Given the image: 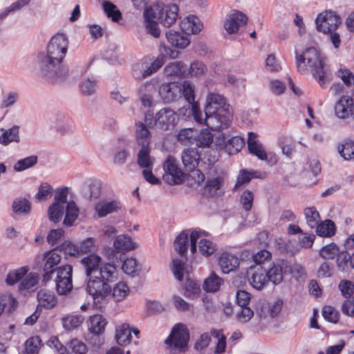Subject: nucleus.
<instances>
[{
	"label": "nucleus",
	"mask_w": 354,
	"mask_h": 354,
	"mask_svg": "<svg viewBox=\"0 0 354 354\" xmlns=\"http://www.w3.org/2000/svg\"><path fill=\"white\" fill-rule=\"evenodd\" d=\"M192 115L196 122L205 125L200 133H210V131H220L227 129L232 120V113L225 98L217 93H209L204 107L205 118L198 103H194L191 108Z\"/></svg>",
	"instance_id": "1"
},
{
	"label": "nucleus",
	"mask_w": 354,
	"mask_h": 354,
	"mask_svg": "<svg viewBox=\"0 0 354 354\" xmlns=\"http://www.w3.org/2000/svg\"><path fill=\"white\" fill-rule=\"evenodd\" d=\"M296 64L299 71L307 70L308 66L314 78L322 88H326L333 80V74L326 66L325 60L314 47L307 48L302 54L298 55L297 50Z\"/></svg>",
	"instance_id": "2"
},
{
	"label": "nucleus",
	"mask_w": 354,
	"mask_h": 354,
	"mask_svg": "<svg viewBox=\"0 0 354 354\" xmlns=\"http://www.w3.org/2000/svg\"><path fill=\"white\" fill-rule=\"evenodd\" d=\"M37 58L39 73L44 80L53 83L68 76V67L62 64L63 60L46 53H39Z\"/></svg>",
	"instance_id": "3"
},
{
	"label": "nucleus",
	"mask_w": 354,
	"mask_h": 354,
	"mask_svg": "<svg viewBox=\"0 0 354 354\" xmlns=\"http://www.w3.org/2000/svg\"><path fill=\"white\" fill-rule=\"evenodd\" d=\"M86 290L92 297L93 308L103 313L108 304L111 286L97 274L88 276Z\"/></svg>",
	"instance_id": "4"
},
{
	"label": "nucleus",
	"mask_w": 354,
	"mask_h": 354,
	"mask_svg": "<svg viewBox=\"0 0 354 354\" xmlns=\"http://www.w3.org/2000/svg\"><path fill=\"white\" fill-rule=\"evenodd\" d=\"M189 333L184 324H176L165 340L167 348L170 354H182L188 350Z\"/></svg>",
	"instance_id": "5"
},
{
	"label": "nucleus",
	"mask_w": 354,
	"mask_h": 354,
	"mask_svg": "<svg viewBox=\"0 0 354 354\" xmlns=\"http://www.w3.org/2000/svg\"><path fill=\"white\" fill-rule=\"evenodd\" d=\"M156 11H158V16H156V26L160 24L164 27L169 28L178 19L179 8L176 3L162 5V3L156 1ZM160 32L159 28L156 26V38L160 36Z\"/></svg>",
	"instance_id": "6"
},
{
	"label": "nucleus",
	"mask_w": 354,
	"mask_h": 354,
	"mask_svg": "<svg viewBox=\"0 0 354 354\" xmlns=\"http://www.w3.org/2000/svg\"><path fill=\"white\" fill-rule=\"evenodd\" d=\"M55 279L57 292L59 295H67L73 288V267L65 264L57 267Z\"/></svg>",
	"instance_id": "7"
},
{
	"label": "nucleus",
	"mask_w": 354,
	"mask_h": 354,
	"mask_svg": "<svg viewBox=\"0 0 354 354\" xmlns=\"http://www.w3.org/2000/svg\"><path fill=\"white\" fill-rule=\"evenodd\" d=\"M341 24L340 17L330 10L319 13L315 19L316 29L324 34L337 30Z\"/></svg>",
	"instance_id": "8"
},
{
	"label": "nucleus",
	"mask_w": 354,
	"mask_h": 354,
	"mask_svg": "<svg viewBox=\"0 0 354 354\" xmlns=\"http://www.w3.org/2000/svg\"><path fill=\"white\" fill-rule=\"evenodd\" d=\"M292 273H293L292 266L284 259H278L266 270L268 280L274 285H278L283 281V274Z\"/></svg>",
	"instance_id": "9"
},
{
	"label": "nucleus",
	"mask_w": 354,
	"mask_h": 354,
	"mask_svg": "<svg viewBox=\"0 0 354 354\" xmlns=\"http://www.w3.org/2000/svg\"><path fill=\"white\" fill-rule=\"evenodd\" d=\"M68 44L67 37L63 33H57L50 39L46 53L63 60L68 50Z\"/></svg>",
	"instance_id": "10"
},
{
	"label": "nucleus",
	"mask_w": 354,
	"mask_h": 354,
	"mask_svg": "<svg viewBox=\"0 0 354 354\" xmlns=\"http://www.w3.org/2000/svg\"><path fill=\"white\" fill-rule=\"evenodd\" d=\"M136 136L137 141L142 147L138 153L137 163L141 168L152 167L153 162L149 156L151 134H136Z\"/></svg>",
	"instance_id": "11"
},
{
	"label": "nucleus",
	"mask_w": 354,
	"mask_h": 354,
	"mask_svg": "<svg viewBox=\"0 0 354 354\" xmlns=\"http://www.w3.org/2000/svg\"><path fill=\"white\" fill-rule=\"evenodd\" d=\"M163 169L165 173L162 177L168 184L174 185L183 183V172L172 156L167 157L163 165Z\"/></svg>",
	"instance_id": "12"
},
{
	"label": "nucleus",
	"mask_w": 354,
	"mask_h": 354,
	"mask_svg": "<svg viewBox=\"0 0 354 354\" xmlns=\"http://www.w3.org/2000/svg\"><path fill=\"white\" fill-rule=\"evenodd\" d=\"M57 250L53 249L46 251L41 257L42 261H45L43 271V281L46 283L49 281L55 272V266L61 261V255L56 252Z\"/></svg>",
	"instance_id": "13"
},
{
	"label": "nucleus",
	"mask_w": 354,
	"mask_h": 354,
	"mask_svg": "<svg viewBox=\"0 0 354 354\" xmlns=\"http://www.w3.org/2000/svg\"><path fill=\"white\" fill-rule=\"evenodd\" d=\"M136 9L144 8L143 17L147 32L155 37V10L147 6L148 0H131Z\"/></svg>",
	"instance_id": "14"
},
{
	"label": "nucleus",
	"mask_w": 354,
	"mask_h": 354,
	"mask_svg": "<svg viewBox=\"0 0 354 354\" xmlns=\"http://www.w3.org/2000/svg\"><path fill=\"white\" fill-rule=\"evenodd\" d=\"M133 75L136 79L142 80L155 73V58L153 55L145 57L133 67Z\"/></svg>",
	"instance_id": "15"
},
{
	"label": "nucleus",
	"mask_w": 354,
	"mask_h": 354,
	"mask_svg": "<svg viewBox=\"0 0 354 354\" xmlns=\"http://www.w3.org/2000/svg\"><path fill=\"white\" fill-rule=\"evenodd\" d=\"M177 120L176 113L169 108L162 109L156 113V127L162 131L173 130Z\"/></svg>",
	"instance_id": "16"
},
{
	"label": "nucleus",
	"mask_w": 354,
	"mask_h": 354,
	"mask_svg": "<svg viewBox=\"0 0 354 354\" xmlns=\"http://www.w3.org/2000/svg\"><path fill=\"white\" fill-rule=\"evenodd\" d=\"M181 86L176 82L162 84L158 93L164 103H170L181 97Z\"/></svg>",
	"instance_id": "17"
},
{
	"label": "nucleus",
	"mask_w": 354,
	"mask_h": 354,
	"mask_svg": "<svg viewBox=\"0 0 354 354\" xmlns=\"http://www.w3.org/2000/svg\"><path fill=\"white\" fill-rule=\"evenodd\" d=\"M176 134L177 139L183 145L192 144L196 145L198 147H209L214 140V134H196L193 138L192 134Z\"/></svg>",
	"instance_id": "18"
},
{
	"label": "nucleus",
	"mask_w": 354,
	"mask_h": 354,
	"mask_svg": "<svg viewBox=\"0 0 354 354\" xmlns=\"http://www.w3.org/2000/svg\"><path fill=\"white\" fill-rule=\"evenodd\" d=\"M354 104L353 97L342 95L335 105V115L340 119H346L353 115Z\"/></svg>",
	"instance_id": "19"
},
{
	"label": "nucleus",
	"mask_w": 354,
	"mask_h": 354,
	"mask_svg": "<svg viewBox=\"0 0 354 354\" xmlns=\"http://www.w3.org/2000/svg\"><path fill=\"white\" fill-rule=\"evenodd\" d=\"M248 17L240 11H234L225 22V28L229 34L236 32L241 26L246 24Z\"/></svg>",
	"instance_id": "20"
},
{
	"label": "nucleus",
	"mask_w": 354,
	"mask_h": 354,
	"mask_svg": "<svg viewBox=\"0 0 354 354\" xmlns=\"http://www.w3.org/2000/svg\"><path fill=\"white\" fill-rule=\"evenodd\" d=\"M168 42L177 48H185L190 44L189 35L185 32L169 30L165 33Z\"/></svg>",
	"instance_id": "21"
},
{
	"label": "nucleus",
	"mask_w": 354,
	"mask_h": 354,
	"mask_svg": "<svg viewBox=\"0 0 354 354\" xmlns=\"http://www.w3.org/2000/svg\"><path fill=\"white\" fill-rule=\"evenodd\" d=\"M81 263L85 268L86 277L97 274L102 263V258L95 253H90L81 259Z\"/></svg>",
	"instance_id": "22"
},
{
	"label": "nucleus",
	"mask_w": 354,
	"mask_h": 354,
	"mask_svg": "<svg viewBox=\"0 0 354 354\" xmlns=\"http://www.w3.org/2000/svg\"><path fill=\"white\" fill-rule=\"evenodd\" d=\"M218 264L224 274L235 271L239 266V259L234 254L223 252L218 258Z\"/></svg>",
	"instance_id": "23"
},
{
	"label": "nucleus",
	"mask_w": 354,
	"mask_h": 354,
	"mask_svg": "<svg viewBox=\"0 0 354 354\" xmlns=\"http://www.w3.org/2000/svg\"><path fill=\"white\" fill-rule=\"evenodd\" d=\"M155 93V82L153 80L147 82L139 88L140 100L144 107L149 108L152 106L153 94Z\"/></svg>",
	"instance_id": "24"
},
{
	"label": "nucleus",
	"mask_w": 354,
	"mask_h": 354,
	"mask_svg": "<svg viewBox=\"0 0 354 354\" xmlns=\"http://www.w3.org/2000/svg\"><path fill=\"white\" fill-rule=\"evenodd\" d=\"M181 158L185 167L188 171H193L198 167L201 156L196 148H187L183 151Z\"/></svg>",
	"instance_id": "25"
},
{
	"label": "nucleus",
	"mask_w": 354,
	"mask_h": 354,
	"mask_svg": "<svg viewBox=\"0 0 354 354\" xmlns=\"http://www.w3.org/2000/svg\"><path fill=\"white\" fill-rule=\"evenodd\" d=\"M248 148L250 153L261 160H266L267 153L263 144L258 140L257 134H248Z\"/></svg>",
	"instance_id": "26"
},
{
	"label": "nucleus",
	"mask_w": 354,
	"mask_h": 354,
	"mask_svg": "<svg viewBox=\"0 0 354 354\" xmlns=\"http://www.w3.org/2000/svg\"><path fill=\"white\" fill-rule=\"evenodd\" d=\"M180 29L185 33L197 34L201 32L203 28V24L198 17L194 15H188L180 24Z\"/></svg>",
	"instance_id": "27"
},
{
	"label": "nucleus",
	"mask_w": 354,
	"mask_h": 354,
	"mask_svg": "<svg viewBox=\"0 0 354 354\" xmlns=\"http://www.w3.org/2000/svg\"><path fill=\"white\" fill-rule=\"evenodd\" d=\"M37 299L39 301V308L43 307L46 309H51L56 306L57 299L55 295L47 289H41L37 292Z\"/></svg>",
	"instance_id": "28"
},
{
	"label": "nucleus",
	"mask_w": 354,
	"mask_h": 354,
	"mask_svg": "<svg viewBox=\"0 0 354 354\" xmlns=\"http://www.w3.org/2000/svg\"><path fill=\"white\" fill-rule=\"evenodd\" d=\"M32 209L31 203L24 197H18L13 200L12 203V212L18 216H27Z\"/></svg>",
	"instance_id": "29"
},
{
	"label": "nucleus",
	"mask_w": 354,
	"mask_h": 354,
	"mask_svg": "<svg viewBox=\"0 0 354 354\" xmlns=\"http://www.w3.org/2000/svg\"><path fill=\"white\" fill-rule=\"evenodd\" d=\"M113 248L123 253L138 248L137 244L133 241L131 237L127 234H121L118 236L114 242Z\"/></svg>",
	"instance_id": "30"
},
{
	"label": "nucleus",
	"mask_w": 354,
	"mask_h": 354,
	"mask_svg": "<svg viewBox=\"0 0 354 354\" xmlns=\"http://www.w3.org/2000/svg\"><path fill=\"white\" fill-rule=\"evenodd\" d=\"M122 209L121 203L115 200L97 203L95 205V211L99 218L106 216L109 214L116 212Z\"/></svg>",
	"instance_id": "31"
},
{
	"label": "nucleus",
	"mask_w": 354,
	"mask_h": 354,
	"mask_svg": "<svg viewBox=\"0 0 354 354\" xmlns=\"http://www.w3.org/2000/svg\"><path fill=\"white\" fill-rule=\"evenodd\" d=\"M97 274L109 283V282L114 281L118 279V268L115 267V265L108 262L102 263Z\"/></svg>",
	"instance_id": "32"
},
{
	"label": "nucleus",
	"mask_w": 354,
	"mask_h": 354,
	"mask_svg": "<svg viewBox=\"0 0 354 354\" xmlns=\"http://www.w3.org/2000/svg\"><path fill=\"white\" fill-rule=\"evenodd\" d=\"M249 281L254 288L257 290H261L266 282L268 281L266 275V270L262 266L257 268L253 272L251 277L249 278Z\"/></svg>",
	"instance_id": "33"
},
{
	"label": "nucleus",
	"mask_w": 354,
	"mask_h": 354,
	"mask_svg": "<svg viewBox=\"0 0 354 354\" xmlns=\"http://www.w3.org/2000/svg\"><path fill=\"white\" fill-rule=\"evenodd\" d=\"M79 212L80 209L76 203L73 200L69 201L66 205L63 224L67 227L72 226L78 217Z\"/></svg>",
	"instance_id": "34"
},
{
	"label": "nucleus",
	"mask_w": 354,
	"mask_h": 354,
	"mask_svg": "<svg viewBox=\"0 0 354 354\" xmlns=\"http://www.w3.org/2000/svg\"><path fill=\"white\" fill-rule=\"evenodd\" d=\"M159 53L156 57V71L160 68L165 63L167 58L175 59L178 55V51L167 47L165 44H160L159 46Z\"/></svg>",
	"instance_id": "35"
},
{
	"label": "nucleus",
	"mask_w": 354,
	"mask_h": 354,
	"mask_svg": "<svg viewBox=\"0 0 354 354\" xmlns=\"http://www.w3.org/2000/svg\"><path fill=\"white\" fill-rule=\"evenodd\" d=\"M186 64L183 62H172L169 63L164 69L167 76H177L180 78H186Z\"/></svg>",
	"instance_id": "36"
},
{
	"label": "nucleus",
	"mask_w": 354,
	"mask_h": 354,
	"mask_svg": "<svg viewBox=\"0 0 354 354\" xmlns=\"http://www.w3.org/2000/svg\"><path fill=\"white\" fill-rule=\"evenodd\" d=\"M104 255L106 257L108 263L115 265L116 268L122 266L123 259L126 257V254L120 252L116 248L110 247L104 248Z\"/></svg>",
	"instance_id": "37"
},
{
	"label": "nucleus",
	"mask_w": 354,
	"mask_h": 354,
	"mask_svg": "<svg viewBox=\"0 0 354 354\" xmlns=\"http://www.w3.org/2000/svg\"><path fill=\"white\" fill-rule=\"evenodd\" d=\"M115 339L117 344L120 346H126L130 344L132 339L131 330L127 324H124L121 328L116 329Z\"/></svg>",
	"instance_id": "38"
},
{
	"label": "nucleus",
	"mask_w": 354,
	"mask_h": 354,
	"mask_svg": "<svg viewBox=\"0 0 354 354\" xmlns=\"http://www.w3.org/2000/svg\"><path fill=\"white\" fill-rule=\"evenodd\" d=\"M53 250H57L63 253L65 259H67V256L76 257L80 254L79 246L71 241H64L60 245L53 248Z\"/></svg>",
	"instance_id": "39"
},
{
	"label": "nucleus",
	"mask_w": 354,
	"mask_h": 354,
	"mask_svg": "<svg viewBox=\"0 0 354 354\" xmlns=\"http://www.w3.org/2000/svg\"><path fill=\"white\" fill-rule=\"evenodd\" d=\"M315 228L317 234L323 237H331L336 232L335 225L331 220L319 222Z\"/></svg>",
	"instance_id": "40"
},
{
	"label": "nucleus",
	"mask_w": 354,
	"mask_h": 354,
	"mask_svg": "<svg viewBox=\"0 0 354 354\" xmlns=\"http://www.w3.org/2000/svg\"><path fill=\"white\" fill-rule=\"evenodd\" d=\"M102 6L107 17L111 19L113 21L119 22L122 19V12L111 1L104 0Z\"/></svg>",
	"instance_id": "41"
},
{
	"label": "nucleus",
	"mask_w": 354,
	"mask_h": 354,
	"mask_svg": "<svg viewBox=\"0 0 354 354\" xmlns=\"http://www.w3.org/2000/svg\"><path fill=\"white\" fill-rule=\"evenodd\" d=\"M28 270L29 268L28 266H22L16 270H10L7 274L6 283L8 286H13L20 281H21L23 278L27 274Z\"/></svg>",
	"instance_id": "42"
},
{
	"label": "nucleus",
	"mask_w": 354,
	"mask_h": 354,
	"mask_svg": "<svg viewBox=\"0 0 354 354\" xmlns=\"http://www.w3.org/2000/svg\"><path fill=\"white\" fill-rule=\"evenodd\" d=\"M155 125V118L153 111L148 110L145 115V123L138 122L136 123L135 133H150L149 129Z\"/></svg>",
	"instance_id": "43"
},
{
	"label": "nucleus",
	"mask_w": 354,
	"mask_h": 354,
	"mask_svg": "<svg viewBox=\"0 0 354 354\" xmlns=\"http://www.w3.org/2000/svg\"><path fill=\"white\" fill-rule=\"evenodd\" d=\"M90 333L103 334L107 321L102 315H94L90 319Z\"/></svg>",
	"instance_id": "44"
},
{
	"label": "nucleus",
	"mask_w": 354,
	"mask_h": 354,
	"mask_svg": "<svg viewBox=\"0 0 354 354\" xmlns=\"http://www.w3.org/2000/svg\"><path fill=\"white\" fill-rule=\"evenodd\" d=\"M245 145V138L239 136H233L229 138L225 145L226 151L230 154H235Z\"/></svg>",
	"instance_id": "45"
},
{
	"label": "nucleus",
	"mask_w": 354,
	"mask_h": 354,
	"mask_svg": "<svg viewBox=\"0 0 354 354\" xmlns=\"http://www.w3.org/2000/svg\"><path fill=\"white\" fill-rule=\"evenodd\" d=\"M129 292V288L124 282L120 281L111 288V295L116 302L124 300Z\"/></svg>",
	"instance_id": "46"
},
{
	"label": "nucleus",
	"mask_w": 354,
	"mask_h": 354,
	"mask_svg": "<svg viewBox=\"0 0 354 354\" xmlns=\"http://www.w3.org/2000/svg\"><path fill=\"white\" fill-rule=\"evenodd\" d=\"M207 71V66L202 62L196 60L192 62L188 68L186 66V78L192 77H200Z\"/></svg>",
	"instance_id": "47"
},
{
	"label": "nucleus",
	"mask_w": 354,
	"mask_h": 354,
	"mask_svg": "<svg viewBox=\"0 0 354 354\" xmlns=\"http://www.w3.org/2000/svg\"><path fill=\"white\" fill-rule=\"evenodd\" d=\"M84 320V317L81 315H68L62 319V322L65 330H72L80 326Z\"/></svg>",
	"instance_id": "48"
},
{
	"label": "nucleus",
	"mask_w": 354,
	"mask_h": 354,
	"mask_svg": "<svg viewBox=\"0 0 354 354\" xmlns=\"http://www.w3.org/2000/svg\"><path fill=\"white\" fill-rule=\"evenodd\" d=\"M67 352L65 354H86L88 349L86 344L77 339L73 338L66 343Z\"/></svg>",
	"instance_id": "49"
},
{
	"label": "nucleus",
	"mask_w": 354,
	"mask_h": 354,
	"mask_svg": "<svg viewBox=\"0 0 354 354\" xmlns=\"http://www.w3.org/2000/svg\"><path fill=\"white\" fill-rule=\"evenodd\" d=\"M304 215L306 223L312 229H314L320 221L319 213L315 207L305 208Z\"/></svg>",
	"instance_id": "50"
},
{
	"label": "nucleus",
	"mask_w": 354,
	"mask_h": 354,
	"mask_svg": "<svg viewBox=\"0 0 354 354\" xmlns=\"http://www.w3.org/2000/svg\"><path fill=\"white\" fill-rule=\"evenodd\" d=\"M64 213V206L51 203L48 208V214L49 220L54 223H59Z\"/></svg>",
	"instance_id": "51"
},
{
	"label": "nucleus",
	"mask_w": 354,
	"mask_h": 354,
	"mask_svg": "<svg viewBox=\"0 0 354 354\" xmlns=\"http://www.w3.org/2000/svg\"><path fill=\"white\" fill-rule=\"evenodd\" d=\"M138 266V262L136 258H129L126 256L125 259H123L121 268L125 274L135 276L138 274L139 270Z\"/></svg>",
	"instance_id": "52"
},
{
	"label": "nucleus",
	"mask_w": 354,
	"mask_h": 354,
	"mask_svg": "<svg viewBox=\"0 0 354 354\" xmlns=\"http://www.w3.org/2000/svg\"><path fill=\"white\" fill-rule=\"evenodd\" d=\"M223 280L219 277L212 273L205 280L203 287L206 292H214L218 290Z\"/></svg>",
	"instance_id": "53"
},
{
	"label": "nucleus",
	"mask_w": 354,
	"mask_h": 354,
	"mask_svg": "<svg viewBox=\"0 0 354 354\" xmlns=\"http://www.w3.org/2000/svg\"><path fill=\"white\" fill-rule=\"evenodd\" d=\"M38 158L37 156H30L20 159L14 165V169L17 171H22L35 165Z\"/></svg>",
	"instance_id": "54"
},
{
	"label": "nucleus",
	"mask_w": 354,
	"mask_h": 354,
	"mask_svg": "<svg viewBox=\"0 0 354 354\" xmlns=\"http://www.w3.org/2000/svg\"><path fill=\"white\" fill-rule=\"evenodd\" d=\"M188 234L185 232H182L176 239L174 245L176 250L180 256H184L188 248Z\"/></svg>",
	"instance_id": "55"
},
{
	"label": "nucleus",
	"mask_w": 354,
	"mask_h": 354,
	"mask_svg": "<svg viewBox=\"0 0 354 354\" xmlns=\"http://www.w3.org/2000/svg\"><path fill=\"white\" fill-rule=\"evenodd\" d=\"M339 253V248L334 243L326 245L319 250V255L325 259H333Z\"/></svg>",
	"instance_id": "56"
},
{
	"label": "nucleus",
	"mask_w": 354,
	"mask_h": 354,
	"mask_svg": "<svg viewBox=\"0 0 354 354\" xmlns=\"http://www.w3.org/2000/svg\"><path fill=\"white\" fill-rule=\"evenodd\" d=\"M198 249L201 254L209 257L216 250V245L207 239H202L198 242Z\"/></svg>",
	"instance_id": "57"
},
{
	"label": "nucleus",
	"mask_w": 354,
	"mask_h": 354,
	"mask_svg": "<svg viewBox=\"0 0 354 354\" xmlns=\"http://www.w3.org/2000/svg\"><path fill=\"white\" fill-rule=\"evenodd\" d=\"M194 85L190 81L185 80L181 88V95H183L185 99L190 104L196 103L194 95Z\"/></svg>",
	"instance_id": "58"
},
{
	"label": "nucleus",
	"mask_w": 354,
	"mask_h": 354,
	"mask_svg": "<svg viewBox=\"0 0 354 354\" xmlns=\"http://www.w3.org/2000/svg\"><path fill=\"white\" fill-rule=\"evenodd\" d=\"M338 151L345 160L351 159L354 156V142L350 140H345L338 147Z\"/></svg>",
	"instance_id": "59"
},
{
	"label": "nucleus",
	"mask_w": 354,
	"mask_h": 354,
	"mask_svg": "<svg viewBox=\"0 0 354 354\" xmlns=\"http://www.w3.org/2000/svg\"><path fill=\"white\" fill-rule=\"evenodd\" d=\"M39 274L36 272H30L25 278H23L19 285L20 290H29L38 283Z\"/></svg>",
	"instance_id": "60"
},
{
	"label": "nucleus",
	"mask_w": 354,
	"mask_h": 354,
	"mask_svg": "<svg viewBox=\"0 0 354 354\" xmlns=\"http://www.w3.org/2000/svg\"><path fill=\"white\" fill-rule=\"evenodd\" d=\"M26 351L28 354H37L39 346L43 345L42 341L39 336L31 337L25 343Z\"/></svg>",
	"instance_id": "61"
},
{
	"label": "nucleus",
	"mask_w": 354,
	"mask_h": 354,
	"mask_svg": "<svg viewBox=\"0 0 354 354\" xmlns=\"http://www.w3.org/2000/svg\"><path fill=\"white\" fill-rule=\"evenodd\" d=\"M53 192V189L49 183H43L38 188V192L35 195V198L39 201H46L52 196Z\"/></svg>",
	"instance_id": "62"
},
{
	"label": "nucleus",
	"mask_w": 354,
	"mask_h": 354,
	"mask_svg": "<svg viewBox=\"0 0 354 354\" xmlns=\"http://www.w3.org/2000/svg\"><path fill=\"white\" fill-rule=\"evenodd\" d=\"M184 295L187 298L193 299L200 292V286L192 280H187L184 286Z\"/></svg>",
	"instance_id": "63"
},
{
	"label": "nucleus",
	"mask_w": 354,
	"mask_h": 354,
	"mask_svg": "<svg viewBox=\"0 0 354 354\" xmlns=\"http://www.w3.org/2000/svg\"><path fill=\"white\" fill-rule=\"evenodd\" d=\"M322 316L326 321L331 323H337L339 319V312L330 306H325L323 308Z\"/></svg>",
	"instance_id": "64"
}]
</instances>
